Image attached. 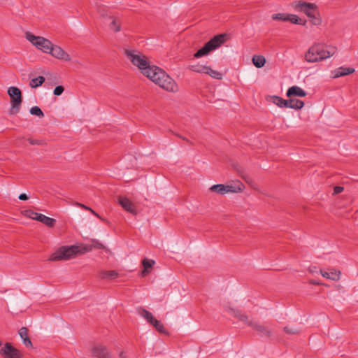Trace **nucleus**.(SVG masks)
Returning <instances> with one entry per match:
<instances>
[{
  "mask_svg": "<svg viewBox=\"0 0 358 358\" xmlns=\"http://www.w3.org/2000/svg\"><path fill=\"white\" fill-rule=\"evenodd\" d=\"M250 327L258 331L261 336H264L267 338H270L272 336V331L264 324H260L255 322V323H250Z\"/></svg>",
  "mask_w": 358,
  "mask_h": 358,
  "instance_id": "14",
  "label": "nucleus"
},
{
  "mask_svg": "<svg viewBox=\"0 0 358 358\" xmlns=\"http://www.w3.org/2000/svg\"><path fill=\"white\" fill-rule=\"evenodd\" d=\"M311 22L314 25H320L322 23V20L320 17H317L315 13L314 14V17H310Z\"/></svg>",
  "mask_w": 358,
  "mask_h": 358,
  "instance_id": "39",
  "label": "nucleus"
},
{
  "mask_svg": "<svg viewBox=\"0 0 358 358\" xmlns=\"http://www.w3.org/2000/svg\"><path fill=\"white\" fill-rule=\"evenodd\" d=\"M25 37L27 41H29L33 45H34L37 49L43 51L45 53H48L50 51V48L52 47V42L48 39H46L42 36H34L31 32H26Z\"/></svg>",
  "mask_w": 358,
  "mask_h": 358,
  "instance_id": "7",
  "label": "nucleus"
},
{
  "mask_svg": "<svg viewBox=\"0 0 358 358\" xmlns=\"http://www.w3.org/2000/svg\"><path fill=\"white\" fill-rule=\"evenodd\" d=\"M343 190H344V187H341V186H336V187L334 188V194H340V193H341Z\"/></svg>",
  "mask_w": 358,
  "mask_h": 358,
  "instance_id": "43",
  "label": "nucleus"
},
{
  "mask_svg": "<svg viewBox=\"0 0 358 358\" xmlns=\"http://www.w3.org/2000/svg\"><path fill=\"white\" fill-rule=\"evenodd\" d=\"M35 220L41 222L49 227H53L56 223V220L55 219L48 217L41 213L38 217H35Z\"/></svg>",
  "mask_w": 358,
  "mask_h": 358,
  "instance_id": "21",
  "label": "nucleus"
},
{
  "mask_svg": "<svg viewBox=\"0 0 358 358\" xmlns=\"http://www.w3.org/2000/svg\"><path fill=\"white\" fill-rule=\"evenodd\" d=\"M93 215H94L95 216L99 217L101 219V217L94 210H92L91 208H90L89 210Z\"/></svg>",
  "mask_w": 358,
  "mask_h": 358,
  "instance_id": "48",
  "label": "nucleus"
},
{
  "mask_svg": "<svg viewBox=\"0 0 358 358\" xmlns=\"http://www.w3.org/2000/svg\"><path fill=\"white\" fill-rule=\"evenodd\" d=\"M336 52L334 47H329L324 44L317 43L311 46L305 55V59L308 62H317L329 58Z\"/></svg>",
  "mask_w": 358,
  "mask_h": 358,
  "instance_id": "3",
  "label": "nucleus"
},
{
  "mask_svg": "<svg viewBox=\"0 0 358 358\" xmlns=\"http://www.w3.org/2000/svg\"><path fill=\"white\" fill-rule=\"evenodd\" d=\"M180 138L182 140H183V141H185L187 142L188 143L192 144V142H190V141H189L187 138H185V136H180Z\"/></svg>",
  "mask_w": 358,
  "mask_h": 358,
  "instance_id": "49",
  "label": "nucleus"
},
{
  "mask_svg": "<svg viewBox=\"0 0 358 358\" xmlns=\"http://www.w3.org/2000/svg\"><path fill=\"white\" fill-rule=\"evenodd\" d=\"M355 71L354 68L351 67H339L336 69L334 72V78H337L341 76H347L353 73Z\"/></svg>",
  "mask_w": 358,
  "mask_h": 358,
  "instance_id": "19",
  "label": "nucleus"
},
{
  "mask_svg": "<svg viewBox=\"0 0 358 358\" xmlns=\"http://www.w3.org/2000/svg\"><path fill=\"white\" fill-rule=\"evenodd\" d=\"M30 113L33 115H36L41 118L44 117V113L38 106H33L30 109Z\"/></svg>",
  "mask_w": 358,
  "mask_h": 358,
  "instance_id": "33",
  "label": "nucleus"
},
{
  "mask_svg": "<svg viewBox=\"0 0 358 358\" xmlns=\"http://www.w3.org/2000/svg\"><path fill=\"white\" fill-rule=\"evenodd\" d=\"M76 205L78 206H80L85 210H89L90 208V207L85 206V204L80 203H76Z\"/></svg>",
  "mask_w": 358,
  "mask_h": 358,
  "instance_id": "46",
  "label": "nucleus"
},
{
  "mask_svg": "<svg viewBox=\"0 0 358 358\" xmlns=\"http://www.w3.org/2000/svg\"><path fill=\"white\" fill-rule=\"evenodd\" d=\"M64 87L62 85H58L55 88L53 93L55 96H59L64 92Z\"/></svg>",
  "mask_w": 358,
  "mask_h": 358,
  "instance_id": "37",
  "label": "nucleus"
},
{
  "mask_svg": "<svg viewBox=\"0 0 358 358\" xmlns=\"http://www.w3.org/2000/svg\"><path fill=\"white\" fill-rule=\"evenodd\" d=\"M28 329L23 327L19 329L18 334L23 341V344L28 348H32L33 344L28 336Z\"/></svg>",
  "mask_w": 358,
  "mask_h": 358,
  "instance_id": "16",
  "label": "nucleus"
},
{
  "mask_svg": "<svg viewBox=\"0 0 358 358\" xmlns=\"http://www.w3.org/2000/svg\"><path fill=\"white\" fill-rule=\"evenodd\" d=\"M142 73L150 79L155 84L167 92H176L178 87L175 80L171 78L163 69L156 66L148 65Z\"/></svg>",
  "mask_w": 358,
  "mask_h": 358,
  "instance_id": "1",
  "label": "nucleus"
},
{
  "mask_svg": "<svg viewBox=\"0 0 358 358\" xmlns=\"http://www.w3.org/2000/svg\"><path fill=\"white\" fill-rule=\"evenodd\" d=\"M124 52L129 61L141 70V73L150 64L147 57L138 50L124 49ZM144 72L147 73L148 71Z\"/></svg>",
  "mask_w": 358,
  "mask_h": 358,
  "instance_id": "5",
  "label": "nucleus"
},
{
  "mask_svg": "<svg viewBox=\"0 0 358 358\" xmlns=\"http://www.w3.org/2000/svg\"><path fill=\"white\" fill-rule=\"evenodd\" d=\"M176 136L179 137V138H180V136H182L181 135L178 134H176Z\"/></svg>",
  "mask_w": 358,
  "mask_h": 358,
  "instance_id": "51",
  "label": "nucleus"
},
{
  "mask_svg": "<svg viewBox=\"0 0 358 358\" xmlns=\"http://www.w3.org/2000/svg\"><path fill=\"white\" fill-rule=\"evenodd\" d=\"M92 242L93 243V245H90L92 247V248H94L96 249H104L105 248L104 245L100 242H99L97 240L93 239Z\"/></svg>",
  "mask_w": 358,
  "mask_h": 358,
  "instance_id": "38",
  "label": "nucleus"
},
{
  "mask_svg": "<svg viewBox=\"0 0 358 358\" xmlns=\"http://www.w3.org/2000/svg\"><path fill=\"white\" fill-rule=\"evenodd\" d=\"M22 213L24 216L33 220H35V217H38L40 214L30 209L24 210Z\"/></svg>",
  "mask_w": 358,
  "mask_h": 358,
  "instance_id": "36",
  "label": "nucleus"
},
{
  "mask_svg": "<svg viewBox=\"0 0 358 358\" xmlns=\"http://www.w3.org/2000/svg\"><path fill=\"white\" fill-rule=\"evenodd\" d=\"M208 70H206V74H208L213 78H215L217 80H221L222 78V73L217 71L215 70L212 69L210 67L208 66Z\"/></svg>",
  "mask_w": 358,
  "mask_h": 358,
  "instance_id": "32",
  "label": "nucleus"
},
{
  "mask_svg": "<svg viewBox=\"0 0 358 358\" xmlns=\"http://www.w3.org/2000/svg\"><path fill=\"white\" fill-rule=\"evenodd\" d=\"M329 270V272L324 271L322 269H320V273L324 278L327 279H330L334 281H337L340 279L341 274L340 271L336 270L335 268H330Z\"/></svg>",
  "mask_w": 358,
  "mask_h": 358,
  "instance_id": "15",
  "label": "nucleus"
},
{
  "mask_svg": "<svg viewBox=\"0 0 358 358\" xmlns=\"http://www.w3.org/2000/svg\"><path fill=\"white\" fill-rule=\"evenodd\" d=\"M252 60L253 64L257 68H261V67L264 66L266 63L265 57L262 55H254L252 57Z\"/></svg>",
  "mask_w": 358,
  "mask_h": 358,
  "instance_id": "26",
  "label": "nucleus"
},
{
  "mask_svg": "<svg viewBox=\"0 0 358 358\" xmlns=\"http://www.w3.org/2000/svg\"><path fill=\"white\" fill-rule=\"evenodd\" d=\"M155 262L154 260L148 259L146 258L142 261V264L144 267V270L142 271L143 276H145V275H147L148 273H149L150 272V271L149 269L152 267V266L155 264Z\"/></svg>",
  "mask_w": 358,
  "mask_h": 358,
  "instance_id": "24",
  "label": "nucleus"
},
{
  "mask_svg": "<svg viewBox=\"0 0 358 358\" xmlns=\"http://www.w3.org/2000/svg\"><path fill=\"white\" fill-rule=\"evenodd\" d=\"M118 276V273L116 271H101L99 272V277L101 279L112 280Z\"/></svg>",
  "mask_w": 358,
  "mask_h": 358,
  "instance_id": "23",
  "label": "nucleus"
},
{
  "mask_svg": "<svg viewBox=\"0 0 358 358\" xmlns=\"http://www.w3.org/2000/svg\"><path fill=\"white\" fill-rule=\"evenodd\" d=\"M48 53L59 59H62L64 61L71 60V57L67 52H66L59 46L53 44H52V47L50 48V51Z\"/></svg>",
  "mask_w": 358,
  "mask_h": 358,
  "instance_id": "11",
  "label": "nucleus"
},
{
  "mask_svg": "<svg viewBox=\"0 0 358 358\" xmlns=\"http://www.w3.org/2000/svg\"><path fill=\"white\" fill-rule=\"evenodd\" d=\"M45 82V78L43 76H38L36 78H33L30 80L29 85L31 88H36L41 86Z\"/></svg>",
  "mask_w": 358,
  "mask_h": 358,
  "instance_id": "28",
  "label": "nucleus"
},
{
  "mask_svg": "<svg viewBox=\"0 0 358 358\" xmlns=\"http://www.w3.org/2000/svg\"><path fill=\"white\" fill-rule=\"evenodd\" d=\"M230 310L233 313L234 316L236 318H238L239 320L241 319V317L244 315V313H242L238 310L231 308Z\"/></svg>",
  "mask_w": 358,
  "mask_h": 358,
  "instance_id": "41",
  "label": "nucleus"
},
{
  "mask_svg": "<svg viewBox=\"0 0 358 358\" xmlns=\"http://www.w3.org/2000/svg\"><path fill=\"white\" fill-rule=\"evenodd\" d=\"M18 198H19V199L22 200V201H25L29 199L28 196L24 193L20 194L19 195Z\"/></svg>",
  "mask_w": 358,
  "mask_h": 358,
  "instance_id": "44",
  "label": "nucleus"
},
{
  "mask_svg": "<svg viewBox=\"0 0 358 358\" xmlns=\"http://www.w3.org/2000/svg\"><path fill=\"white\" fill-rule=\"evenodd\" d=\"M271 100L273 103L280 108H290L296 110L301 109L304 106V102L296 99H283L278 96H271Z\"/></svg>",
  "mask_w": 358,
  "mask_h": 358,
  "instance_id": "8",
  "label": "nucleus"
},
{
  "mask_svg": "<svg viewBox=\"0 0 358 358\" xmlns=\"http://www.w3.org/2000/svg\"><path fill=\"white\" fill-rule=\"evenodd\" d=\"M227 34H222L215 36L210 41L205 43V45L200 48L194 55L195 58H199L209 54L210 52L219 48L226 41Z\"/></svg>",
  "mask_w": 358,
  "mask_h": 358,
  "instance_id": "4",
  "label": "nucleus"
},
{
  "mask_svg": "<svg viewBox=\"0 0 358 358\" xmlns=\"http://www.w3.org/2000/svg\"><path fill=\"white\" fill-rule=\"evenodd\" d=\"M309 271L312 273L317 272V268L315 266L309 268Z\"/></svg>",
  "mask_w": 358,
  "mask_h": 358,
  "instance_id": "47",
  "label": "nucleus"
},
{
  "mask_svg": "<svg viewBox=\"0 0 358 358\" xmlns=\"http://www.w3.org/2000/svg\"><path fill=\"white\" fill-rule=\"evenodd\" d=\"M0 355L3 358H22V352L10 343H6L0 349Z\"/></svg>",
  "mask_w": 358,
  "mask_h": 358,
  "instance_id": "10",
  "label": "nucleus"
},
{
  "mask_svg": "<svg viewBox=\"0 0 358 358\" xmlns=\"http://www.w3.org/2000/svg\"><path fill=\"white\" fill-rule=\"evenodd\" d=\"M1 345H2V343H1V341H0V346H1Z\"/></svg>",
  "mask_w": 358,
  "mask_h": 358,
  "instance_id": "52",
  "label": "nucleus"
},
{
  "mask_svg": "<svg viewBox=\"0 0 358 358\" xmlns=\"http://www.w3.org/2000/svg\"><path fill=\"white\" fill-rule=\"evenodd\" d=\"M208 66H203V65H199V64H195V65H191L189 66V69L196 73H206V70H208Z\"/></svg>",
  "mask_w": 358,
  "mask_h": 358,
  "instance_id": "31",
  "label": "nucleus"
},
{
  "mask_svg": "<svg viewBox=\"0 0 358 358\" xmlns=\"http://www.w3.org/2000/svg\"><path fill=\"white\" fill-rule=\"evenodd\" d=\"M92 354L96 358H111L106 346L98 345L92 349Z\"/></svg>",
  "mask_w": 358,
  "mask_h": 358,
  "instance_id": "13",
  "label": "nucleus"
},
{
  "mask_svg": "<svg viewBox=\"0 0 358 358\" xmlns=\"http://www.w3.org/2000/svg\"><path fill=\"white\" fill-rule=\"evenodd\" d=\"M120 358H127L126 356L124 355V352L123 351H122L120 353Z\"/></svg>",
  "mask_w": 358,
  "mask_h": 358,
  "instance_id": "50",
  "label": "nucleus"
},
{
  "mask_svg": "<svg viewBox=\"0 0 358 358\" xmlns=\"http://www.w3.org/2000/svg\"><path fill=\"white\" fill-rule=\"evenodd\" d=\"M240 320L243 322H245L248 326H250V323H255V322H253L252 320H250L249 318H248V316L247 315H245V314H244L243 315H242L241 317Z\"/></svg>",
  "mask_w": 358,
  "mask_h": 358,
  "instance_id": "40",
  "label": "nucleus"
},
{
  "mask_svg": "<svg viewBox=\"0 0 358 358\" xmlns=\"http://www.w3.org/2000/svg\"><path fill=\"white\" fill-rule=\"evenodd\" d=\"M286 95L287 97H292V96H299V97H303L306 96V92L302 90L301 87L294 85L291 87H289L286 93Z\"/></svg>",
  "mask_w": 358,
  "mask_h": 358,
  "instance_id": "17",
  "label": "nucleus"
},
{
  "mask_svg": "<svg viewBox=\"0 0 358 358\" xmlns=\"http://www.w3.org/2000/svg\"><path fill=\"white\" fill-rule=\"evenodd\" d=\"M150 324L152 325L159 333L166 334V331L164 325L162 324L160 321L157 320L156 318L152 321V322Z\"/></svg>",
  "mask_w": 358,
  "mask_h": 358,
  "instance_id": "30",
  "label": "nucleus"
},
{
  "mask_svg": "<svg viewBox=\"0 0 358 358\" xmlns=\"http://www.w3.org/2000/svg\"><path fill=\"white\" fill-rule=\"evenodd\" d=\"M244 188H245V187H244L243 184L240 180L236 181L234 185H225L226 193H227V192H234V193L241 192L243 191Z\"/></svg>",
  "mask_w": 358,
  "mask_h": 358,
  "instance_id": "20",
  "label": "nucleus"
},
{
  "mask_svg": "<svg viewBox=\"0 0 358 358\" xmlns=\"http://www.w3.org/2000/svg\"><path fill=\"white\" fill-rule=\"evenodd\" d=\"M238 174L241 177V178L249 185H250L252 187L255 188V182H254L253 179L248 176V174L245 173L243 171H238Z\"/></svg>",
  "mask_w": 358,
  "mask_h": 358,
  "instance_id": "27",
  "label": "nucleus"
},
{
  "mask_svg": "<svg viewBox=\"0 0 358 358\" xmlns=\"http://www.w3.org/2000/svg\"><path fill=\"white\" fill-rule=\"evenodd\" d=\"M28 141L30 143V144H31V145H42L43 144L42 141H39L37 139L29 138Z\"/></svg>",
  "mask_w": 358,
  "mask_h": 358,
  "instance_id": "42",
  "label": "nucleus"
},
{
  "mask_svg": "<svg viewBox=\"0 0 358 358\" xmlns=\"http://www.w3.org/2000/svg\"><path fill=\"white\" fill-rule=\"evenodd\" d=\"M309 283L310 285H323L322 283L314 280V279H310L309 280Z\"/></svg>",
  "mask_w": 358,
  "mask_h": 358,
  "instance_id": "45",
  "label": "nucleus"
},
{
  "mask_svg": "<svg viewBox=\"0 0 358 358\" xmlns=\"http://www.w3.org/2000/svg\"><path fill=\"white\" fill-rule=\"evenodd\" d=\"M137 311L138 313L144 319H145L149 324H151L152 321L155 319V317L150 312H149L148 310L143 308H138Z\"/></svg>",
  "mask_w": 358,
  "mask_h": 358,
  "instance_id": "22",
  "label": "nucleus"
},
{
  "mask_svg": "<svg viewBox=\"0 0 358 358\" xmlns=\"http://www.w3.org/2000/svg\"><path fill=\"white\" fill-rule=\"evenodd\" d=\"M118 203L126 211H127L133 215L137 214V210L135 208L134 204L127 197H124V196H119L118 197Z\"/></svg>",
  "mask_w": 358,
  "mask_h": 358,
  "instance_id": "12",
  "label": "nucleus"
},
{
  "mask_svg": "<svg viewBox=\"0 0 358 358\" xmlns=\"http://www.w3.org/2000/svg\"><path fill=\"white\" fill-rule=\"evenodd\" d=\"M284 331L286 334H291V335L299 334L301 331V330L299 329L295 328V327H285Z\"/></svg>",
  "mask_w": 358,
  "mask_h": 358,
  "instance_id": "35",
  "label": "nucleus"
},
{
  "mask_svg": "<svg viewBox=\"0 0 358 358\" xmlns=\"http://www.w3.org/2000/svg\"><path fill=\"white\" fill-rule=\"evenodd\" d=\"M293 7L296 10L304 13L308 17H314L317 10V6L315 3L303 1L294 2Z\"/></svg>",
  "mask_w": 358,
  "mask_h": 358,
  "instance_id": "9",
  "label": "nucleus"
},
{
  "mask_svg": "<svg viewBox=\"0 0 358 358\" xmlns=\"http://www.w3.org/2000/svg\"><path fill=\"white\" fill-rule=\"evenodd\" d=\"M210 190L220 194H226L225 185L222 184L214 185L210 188Z\"/></svg>",
  "mask_w": 358,
  "mask_h": 358,
  "instance_id": "29",
  "label": "nucleus"
},
{
  "mask_svg": "<svg viewBox=\"0 0 358 358\" xmlns=\"http://www.w3.org/2000/svg\"><path fill=\"white\" fill-rule=\"evenodd\" d=\"M8 94L10 99V108L8 113L11 115H15L20 112L22 103V92L17 87H10L8 89Z\"/></svg>",
  "mask_w": 358,
  "mask_h": 358,
  "instance_id": "6",
  "label": "nucleus"
},
{
  "mask_svg": "<svg viewBox=\"0 0 358 358\" xmlns=\"http://www.w3.org/2000/svg\"><path fill=\"white\" fill-rule=\"evenodd\" d=\"M287 17V21L295 24H301L305 26L307 22L306 20H302L299 16L294 14H289Z\"/></svg>",
  "mask_w": 358,
  "mask_h": 358,
  "instance_id": "25",
  "label": "nucleus"
},
{
  "mask_svg": "<svg viewBox=\"0 0 358 358\" xmlns=\"http://www.w3.org/2000/svg\"><path fill=\"white\" fill-rule=\"evenodd\" d=\"M103 17H107L108 20H111L110 23L108 24L109 28L114 32H119L121 31V22L117 20L114 16L112 15H105L103 13H101Z\"/></svg>",
  "mask_w": 358,
  "mask_h": 358,
  "instance_id": "18",
  "label": "nucleus"
},
{
  "mask_svg": "<svg viewBox=\"0 0 358 358\" xmlns=\"http://www.w3.org/2000/svg\"><path fill=\"white\" fill-rule=\"evenodd\" d=\"M288 15L289 14H285V13H276V14H273L272 15V19L273 20H281V21H284V22H287V18H288Z\"/></svg>",
  "mask_w": 358,
  "mask_h": 358,
  "instance_id": "34",
  "label": "nucleus"
},
{
  "mask_svg": "<svg viewBox=\"0 0 358 358\" xmlns=\"http://www.w3.org/2000/svg\"><path fill=\"white\" fill-rule=\"evenodd\" d=\"M92 250L91 245L62 246L52 253L49 258L50 261L69 260L78 255L85 254Z\"/></svg>",
  "mask_w": 358,
  "mask_h": 358,
  "instance_id": "2",
  "label": "nucleus"
}]
</instances>
